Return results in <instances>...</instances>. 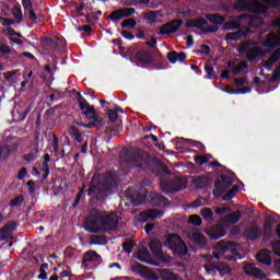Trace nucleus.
Returning <instances> with one entry per match:
<instances>
[{
    "label": "nucleus",
    "instance_id": "obj_1",
    "mask_svg": "<svg viewBox=\"0 0 280 280\" xmlns=\"http://www.w3.org/2000/svg\"><path fill=\"white\" fill-rule=\"evenodd\" d=\"M89 233H110L119 229V215L93 208L85 219Z\"/></svg>",
    "mask_w": 280,
    "mask_h": 280
},
{
    "label": "nucleus",
    "instance_id": "obj_2",
    "mask_svg": "<svg viewBox=\"0 0 280 280\" xmlns=\"http://www.w3.org/2000/svg\"><path fill=\"white\" fill-rule=\"evenodd\" d=\"M117 187H119V173L117 171H107L103 175V182L100 175L94 174L90 182L88 196H94L96 202H100L113 194Z\"/></svg>",
    "mask_w": 280,
    "mask_h": 280
},
{
    "label": "nucleus",
    "instance_id": "obj_3",
    "mask_svg": "<svg viewBox=\"0 0 280 280\" xmlns=\"http://www.w3.org/2000/svg\"><path fill=\"white\" fill-rule=\"evenodd\" d=\"M240 248L242 245L240 243L231 242V241H219L214 245V252L212 256L214 259H220L224 257L228 261H237V259H242V254L240 253Z\"/></svg>",
    "mask_w": 280,
    "mask_h": 280
},
{
    "label": "nucleus",
    "instance_id": "obj_4",
    "mask_svg": "<svg viewBox=\"0 0 280 280\" xmlns=\"http://www.w3.org/2000/svg\"><path fill=\"white\" fill-rule=\"evenodd\" d=\"M164 246L166 248H170L174 253V255H187L189 253V248L187 247V244H185V241L180 238V235L178 234H168L166 236V240L164 241Z\"/></svg>",
    "mask_w": 280,
    "mask_h": 280
},
{
    "label": "nucleus",
    "instance_id": "obj_5",
    "mask_svg": "<svg viewBox=\"0 0 280 280\" xmlns=\"http://www.w3.org/2000/svg\"><path fill=\"white\" fill-rule=\"evenodd\" d=\"M262 47H268L269 49H276L273 54L269 57L270 62L273 65L279 61L280 58V28L275 33H268L265 40L262 42Z\"/></svg>",
    "mask_w": 280,
    "mask_h": 280
},
{
    "label": "nucleus",
    "instance_id": "obj_6",
    "mask_svg": "<svg viewBox=\"0 0 280 280\" xmlns=\"http://www.w3.org/2000/svg\"><path fill=\"white\" fill-rule=\"evenodd\" d=\"M160 187L166 196H170V194H178L182 189H187V182L183 177H175L172 180L161 182Z\"/></svg>",
    "mask_w": 280,
    "mask_h": 280
},
{
    "label": "nucleus",
    "instance_id": "obj_7",
    "mask_svg": "<svg viewBox=\"0 0 280 280\" xmlns=\"http://www.w3.org/2000/svg\"><path fill=\"white\" fill-rule=\"evenodd\" d=\"M233 183L235 179L233 177L226 175H219L217 180L214 182V189L212 190V196L214 198H222L224 191H226L230 187H233Z\"/></svg>",
    "mask_w": 280,
    "mask_h": 280
},
{
    "label": "nucleus",
    "instance_id": "obj_8",
    "mask_svg": "<svg viewBox=\"0 0 280 280\" xmlns=\"http://www.w3.org/2000/svg\"><path fill=\"white\" fill-rule=\"evenodd\" d=\"M119 160L121 163L133 165V167L143 168V155L141 153H132L128 149H124L119 152Z\"/></svg>",
    "mask_w": 280,
    "mask_h": 280
},
{
    "label": "nucleus",
    "instance_id": "obj_9",
    "mask_svg": "<svg viewBox=\"0 0 280 280\" xmlns=\"http://www.w3.org/2000/svg\"><path fill=\"white\" fill-rule=\"evenodd\" d=\"M132 272H137L140 277H143L148 280H159L161 276L159 275V269L155 271L150 270L148 267L141 265V262H135L131 266Z\"/></svg>",
    "mask_w": 280,
    "mask_h": 280
},
{
    "label": "nucleus",
    "instance_id": "obj_10",
    "mask_svg": "<svg viewBox=\"0 0 280 280\" xmlns=\"http://www.w3.org/2000/svg\"><path fill=\"white\" fill-rule=\"evenodd\" d=\"M133 14H137V9L121 8V9L113 11L108 15V19H110V21H113L114 23H117V21H121V19H129V16H133Z\"/></svg>",
    "mask_w": 280,
    "mask_h": 280
},
{
    "label": "nucleus",
    "instance_id": "obj_11",
    "mask_svg": "<svg viewBox=\"0 0 280 280\" xmlns=\"http://www.w3.org/2000/svg\"><path fill=\"white\" fill-rule=\"evenodd\" d=\"M183 26V20L176 19L161 26L159 34L161 36H170V34H176Z\"/></svg>",
    "mask_w": 280,
    "mask_h": 280
},
{
    "label": "nucleus",
    "instance_id": "obj_12",
    "mask_svg": "<svg viewBox=\"0 0 280 280\" xmlns=\"http://www.w3.org/2000/svg\"><path fill=\"white\" fill-rule=\"evenodd\" d=\"M91 264H102V256L97 254V252L95 250L86 252L83 255V260H82L83 268L89 270L93 266Z\"/></svg>",
    "mask_w": 280,
    "mask_h": 280
},
{
    "label": "nucleus",
    "instance_id": "obj_13",
    "mask_svg": "<svg viewBox=\"0 0 280 280\" xmlns=\"http://www.w3.org/2000/svg\"><path fill=\"white\" fill-rule=\"evenodd\" d=\"M75 100L79 104V108L82 110V114L85 117H89V115L93 113L95 106H91V104H89V101H86V98H84V96H82L80 92H77Z\"/></svg>",
    "mask_w": 280,
    "mask_h": 280
},
{
    "label": "nucleus",
    "instance_id": "obj_14",
    "mask_svg": "<svg viewBox=\"0 0 280 280\" xmlns=\"http://www.w3.org/2000/svg\"><path fill=\"white\" fill-rule=\"evenodd\" d=\"M148 200L153 207H167L170 205V199L159 192H151L148 196Z\"/></svg>",
    "mask_w": 280,
    "mask_h": 280
},
{
    "label": "nucleus",
    "instance_id": "obj_15",
    "mask_svg": "<svg viewBox=\"0 0 280 280\" xmlns=\"http://www.w3.org/2000/svg\"><path fill=\"white\" fill-rule=\"evenodd\" d=\"M136 60L140 62L143 67H148V65H152V61L154 60V57L152 55V51L150 50H138L135 55Z\"/></svg>",
    "mask_w": 280,
    "mask_h": 280
},
{
    "label": "nucleus",
    "instance_id": "obj_16",
    "mask_svg": "<svg viewBox=\"0 0 280 280\" xmlns=\"http://www.w3.org/2000/svg\"><path fill=\"white\" fill-rule=\"evenodd\" d=\"M206 233L210 240H220V237H224V235H226V228L222 224H215L207 230Z\"/></svg>",
    "mask_w": 280,
    "mask_h": 280
},
{
    "label": "nucleus",
    "instance_id": "obj_17",
    "mask_svg": "<svg viewBox=\"0 0 280 280\" xmlns=\"http://www.w3.org/2000/svg\"><path fill=\"white\" fill-rule=\"evenodd\" d=\"M267 54H270V50H264L261 46H254L247 50L246 58L249 62H253V60H257V57L264 58Z\"/></svg>",
    "mask_w": 280,
    "mask_h": 280
},
{
    "label": "nucleus",
    "instance_id": "obj_18",
    "mask_svg": "<svg viewBox=\"0 0 280 280\" xmlns=\"http://www.w3.org/2000/svg\"><path fill=\"white\" fill-rule=\"evenodd\" d=\"M244 272L247 277H253V279H265L266 273L261 269L255 267L253 264H247L244 266Z\"/></svg>",
    "mask_w": 280,
    "mask_h": 280
},
{
    "label": "nucleus",
    "instance_id": "obj_19",
    "mask_svg": "<svg viewBox=\"0 0 280 280\" xmlns=\"http://www.w3.org/2000/svg\"><path fill=\"white\" fill-rule=\"evenodd\" d=\"M241 19H249L248 27L254 28V30L261 27L266 23V20H264V18H261L259 15L250 16L248 14H243V15H241Z\"/></svg>",
    "mask_w": 280,
    "mask_h": 280
},
{
    "label": "nucleus",
    "instance_id": "obj_20",
    "mask_svg": "<svg viewBox=\"0 0 280 280\" xmlns=\"http://www.w3.org/2000/svg\"><path fill=\"white\" fill-rule=\"evenodd\" d=\"M250 32V28H245V31L237 30L236 32H230L225 34V40H234V43H237V40H242V38H246L248 36V33Z\"/></svg>",
    "mask_w": 280,
    "mask_h": 280
},
{
    "label": "nucleus",
    "instance_id": "obj_21",
    "mask_svg": "<svg viewBox=\"0 0 280 280\" xmlns=\"http://www.w3.org/2000/svg\"><path fill=\"white\" fill-rule=\"evenodd\" d=\"M244 235L246 240H250L252 242H255V240H259L261 235H264V232L261 229H259V225H254L247 230H245Z\"/></svg>",
    "mask_w": 280,
    "mask_h": 280
},
{
    "label": "nucleus",
    "instance_id": "obj_22",
    "mask_svg": "<svg viewBox=\"0 0 280 280\" xmlns=\"http://www.w3.org/2000/svg\"><path fill=\"white\" fill-rule=\"evenodd\" d=\"M164 213L165 212L163 210L152 208L142 212L141 215H142V220H161Z\"/></svg>",
    "mask_w": 280,
    "mask_h": 280
},
{
    "label": "nucleus",
    "instance_id": "obj_23",
    "mask_svg": "<svg viewBox=\"0 0 280 280\" xmlns=\"http://www.w3.org/2000/svg\"><path fill=\"white\" fill-rule=\"evenodd\" d=\"M192 183L197 187V189H207V186L211 185V183H213V179L210 176L201 175L196 177Z\"/></svg>",
    "mask_w": 280,
    "mask_h": 280
},
{
    "label": "nucleus",
    "instance_id": "obj_24",
    "mask_svg": "<svg viewBox=\"0 0 280 280\" xmlns=\"http://www.w3.org/2000/svg\"><path fill=\"white\" fill-rule=\"evenodd\" d=\"M256 259L264 266H272V257L270 256V250L261 249L257 254Z\"/></svg>",
    "mask_w": 280,
    "mask_h": 280
},
{
    "label": "nucleus",
    "instance_id": "obj_25",
    "mask_svg": "<svg viewBox=\"0 0 280 280\" xmlns=\"http://www.w3.org/2000/svg\"><path fill=\"white\" fill-rule=\"evenodd\" d=\"M240 220H242V211L236 210L223 217L222 222L223 224H237Z\"/></svg>",
    "mask_w": 280,
    "mask_h": 280
},
{
    "label": "nucleus",
    "instance_id": "obj_26",
    "mask_svg": "<svg viewBox=\"0 0 280 280\" xmlns=\"http://www.w3.org/2000/svg\"><path fill=\"white\" fill-rule=\"evenodd\" d=\"M158 275H160V279L162 280H183L180 276L172 272L170 269L161 268L158 269Z\"/></svg>",
    "mask_w": 280,
    "mask_h": 280
},
{
    "label": "nucleus",
    "instance_id": "obj_27",
    "mask_svg": "<svg viewBox=\"0 0 280 280\" xmlns=\"http://www.w3.org/2000/svg\"><path fill=\"white\" fill-rule=\"evenodd\" d=\"M162 246H163V244L161 243V241L159 238L150 240L149 248H150L151 253L153 255H155V257H159L163 253Z\"/></svg>",
    "mask_w": 280,
    "mask_h": 280
},
{
    "label": "nucleus",
    "instance_id": "obj_28",
    "mask_svg": "<svg viewBox=\"0 0 280 280\" xmlns=\"http://www.w3.org/2000/svg\"><path fill=\"white\" fill-rule=\"evenodd\" d=\"M130 198L135 205H143L145 200H148V194L145 192H140L139 190H133L130 194Z\"/></svg>",
    "mask_w": 280,
    "mask_h": 280
},
{
    "label": "nucleus",
    "instance_id": "obj_29",
    "mask_svg": "<svg viewBox=\"0 0 280 280\" xmlns=\"http://www.w3.org/2000/svg\"><path fill=\"white\" fill-rule=\"evenodd\" d=\"M30 152L25 155H23V161L26 163H32L38 159V154L40 152V149H37L36 147H28Z\"/></svg>",
    "mask_w": 280,
    "mask_h": 280
},
{
    "label": "nucleus",
    "instance_id": "obj_30",
    "mask_svg": "<svg viewBox=\"0 0 280 280\" xmlns=\"http://www.w3.org/2000/svg\"><path fill=\"white\" fill-rule=\"evenodd\" d=\"M262 2L264 3L258 4L260 12H266L267 10H270V8H279L280 7V0H262Z\"/></svg>",
    "mask_w": 280,
    "mask_h": 280
},
{
    "label": "nucleus",
    "instance_id": "obj_31",
    "mask_svg": "<svg viewBox=\"0 0 280 280\" xmlns=\"http://www.w3.org/2000/svg\"><path fill=\"white\" fill-rule=\"evenodd\" d=\"M192 242L198 248H205V246H207V236H205V234L194 233Z\"/></svg>",
    "mask_w": 280,
    "mask_h": 280
},
{
    "label": "nucleus",
    "instance_id": "obj_32",
    "mask_svg": "<svg viewBox=\"0 0 280 280\" xmlns=\"http://www.w3.org/2000/svg\"><path fill=\"white\" fill-rule=\"evenodd\" d=\"M10 154H12V145L4 144L0 147V161H8Z\"/></svg>",
    "mask_w": 280,
    "mask_h": 280
},
{
    "label": "nucleus",
    "instance_id": "obj_33",
    "mask_svg": "<svg viewBox=\"0 0 280 280\" xmlns=\"http://www.w3.org/2000/svg\"><path fill=\"white\" fill-rule=\"evenodd\" d=\"M138 260L142 264H150V250L148 247H143L138 252Z\"/></svg>",
    "mask_w": 280,
    "mask_h": 280
},
{
    "label": "nucleus",
    "instance_id": "obj_34",
    "mask_svg": "<svg viewBox=\"0 0 280 280\" xmlns=\"http://www.w3.org/2000/svg\"><path fill=\"white\" fill-rule=\"evenodd\" d=\"M69 135L78 141V143H82L84 141V137L82 136V132H80V129L75 126H71L69 129Z\"/></svg>",
    "mask_w": 280,
    "mask_h": 280
},
{
    "label": "nucleus",
    "instance_id": "obj_35",
    "mask_svg": "<svg viewBox=\"0 0 280 280\" xmlns=\"http://www.w3.org/2000/svg\"><path fill=\"white\" fill-rule=\"evenodd\" d=\"M42 48L47 51L49 47H58V42H55L51 37H44L40 40Z\"/></svg>",
    "mask_w": 280,
    "mask_h": 280
},
{
    "label": "nucleus",
    "instance_id": "obj_36",
    "mask_svg": "<svg viewBox=\"0 0 280 280\" xmlns=\"http://www.w3.org/2000/svg\"><path fill=\"white\" fill-rule=\"evenodd\" d=\"M11 14L16 19V23H21L23 21V9H21V3L18 2L16 5L12 8Z\"/></svg>",
    "mask_w": 280,
    "mask_h": 280
},
{
    "label": "nucleus",
    "instance_id": "obj_37",
    "mask_svg": "<svg viewBox=\"0 0 280 280\" xmlns=\"http://www.w3.org/2000/svg\"><path fill=\"white\" fill-rule=\"evenodd\" d=\"M237 191H240V186L234 185L225 195L222 196V201L229 202V200H233Z\"/></svg>",
    "mask_w": 280,
    "mask_h": 280
},
{
    "label": "nucleus",
    "instance_id": "obj_38",
    "mask_svg": "<svg viewBox=\"0 0 280 280\" xmlns=\"http://www.w3.org/2000/svg\"><path fill=\"white\" fill-rule=\"evenodd\" d=\"M207 19L210 21V23H214V25H222L224 21H226V18L220 14H209L207 15Z\"/></svg>",
    "mask_w": 280,
    "mask_h": 280
},
{
    "label": "nucleus",
    "instance_id": "obj_39",
    "mask_svg": "<svg viewBox=\"0 0 280 280\" xmlns=\"http://www.w3.org/2000/svg\"><path fill=\"white\" fill-rule=\"evenodd\" d=\"M91 242L92 244H97V245L108 244V236L93 234L91 235Z\"/></svg>",
    "mask_w": 280,
    "mask_h": 280
},
{
    "label": "nucleus",
    "instance_id": "obj_40",
    "mask_svg": "<svg viewBox=\"0 0 280 280\" xmlns=\"http://www.w3.org/2000/svg\"><path fill=\"white\" fill-rule=\"evenodd\" d=\"M240 27H242V25L235 21L224 22L223 24V30H225V32H235V30H240Z\"/></svg>",
    "mask_w": 280,
    "mask_h": 280
},
{
    "label": "nucleus",
    "instance_id": "obj_41",
    "mask_svg": "<svg viewBox=\"0 0 280 280\" xmlns=\"http://www.w3.org/2000/svg\"><path fill=\"white\" fill-rule=\"evenodd\" d=\"M14 229H16V222L10 221L0 230V233L2 235H5V233H12V231H14Z\"/></svg>",
    "mask_w": 280,
    "mask_h": 280
},
{
    "label": "nucleus",
    "instance_id": "obj_42",
    "mask_svg": "<svg viewBox=\"0 0 280 280\" xmlns=\"http://www.w3.org/2000/svg\"><path fill=\"white\" fill-rule=\"evenodd\" d=\"M120 27L127 28V30H133V27H137V20L127 19L120 23Z\"/></svg>",
    "mask_w": 280,
    "mask_h": 280
},
{
    "label": "nucleus",
    "instance_id": "obj_43",
    "mask_svg": "<svg viewBox=\"0 0 280 280\" xmlns=\"http://www.w3.org/2000/svg\"><path fill=\"white\" fill-rule=\"evenodd\" d=\"M201 215L203 220H207L208 222L213 221V210H211V208H202Z\"/></svg>",
    "mask_w": 280,
    "mask_h": 280
},
{
    "label": "nucleus",
    "instance_id": "obj_44",
    "mask_svg": "<svg viewBox=\"0 0 280 280\" xmlns=\"http://www.w3.org/2000/svg\"><path fill=\"white\" fill-rule=\"evenodd\" d=\"M188 224H192V226H201L202 218L198 214H192L188 218Z\"/></svg>",
    "mask_w": 280,
    "mask_h": 280
},
{
    "label": "nucleus",
    "instance_id": "obj_45",
    "mask_svg": "<svg viewBox=\"0 0 280 280\" xmlns=\"http://www.w3.org/2000/svg\"><path fill=\"white\" fill-rule=\"evenodd\" d=\"M277 220L272 215H268L265 219L264 229L265 231H272V224H275Z\"/></svg>",
    "mask_w": 280,
    "mask_h": 280
},
{
    "label": "nucleus",
    "instance_id": "obj_46",
    "mask_svg": "<svg viewBox=\"0 0 280 280\" xmlns=\"http://www.w3.org/2000/svg\"><path fill=\"white\" fill-rule=\"evenodd\" d=\"M79 126H82V128L91 129L96 128L97 130H102V121L93 120L89 124H79Z\"/></svg>",
    "mask_w": 280,
    "mask_h": 280
},
{
    "label": "nucleus",
    "instance_id": "obj_47",
    "mask_svg": "<svg viewBox=\"0 0 280 280\" xmlns=\"http://www.w3.org/2000/svg\"><path fill=\"white\" fill-rule=\"evenodd\" d=\"M40 141H43V138L40 139V131H35L34 133V140L31 142V148H37L39 150Z\"/></svg>",
    "mask_w": 280,
    "mask_h": 280
},
{
    "label": "nucleus",
    "instance_id": "obj_48",
    "mask_svg": "<svg viewBox=\"0 0 280 280\" xmlns=\"http://www.w3.org/2000/svg\"><path fill=\"white\" fill-rule=\"evenodd\" d=\"M186 143H188L189 145H192V148H198L200 152H205V150H207V148L205 147V144H202V142H199L196 140L187 139Z\"/></svg>",
    "mask_w": 280,
    "mask_h": 280
},
{
    "label": "nucleus",
    "instance_id": "obj_49",
    "mask_svg": "<svg viewBox=\"0 0 280 280\" xmlns=\"http://www.w3.org/2000/svg\"><path fill=\"white\" fill-rule=\"evenodd\" d=\"M214 268H215V270H218V272L221 275V277L231 275V267H229L228 265H222L221 267L215 266Z\"/></svg>",
    "mask_w": 280,
    "mask_h": 280
},
{
    "label": "nucleus",
    "instance_id": "obj_50",
    "mask_svg": "<svg viewBox=\"0 0 280 280\" xmlns=\"http://www.w3.org/2000/svg\"><path fill=\"white\" fill-rule=\"evenodd\" d=\"M24 200L25 198L23 197V195H19L10 201V207H21Z\"/></svg>",
    "mask_w": 280,
    "mask_h": 280
},
{
    "label": "nucleus",
    "instance_id": "obj_51",
    "mask_svg": "<svg viewBox=\"0 0 280 280\" xmlns=\"http://www.w3.org/2000/svg\"><path fill=\"white\" fill-rule=\"evenodd\" d=\"M166 58L171 65H176V62H178V52L176 50L170 51L167 52Z\"/></svg>",
    "mask_w": 280,
    "mask_h": 280
},
{
    "label": "nucleus",
    "instance_id": "obj_52",
    "mask_svg": "<svg viewBox=\"0 0 280 280\" xmlns=\"http://www.w3.org/2000/svg\"><path fill=\"white\" fill-rule=\"evenodd\" d=\"M250 91H253V89H250V86H245V88H240V89H236L235 91H231L229 92L230 95H245V93H250Z\"/></svg>",
    "mask_w": 280,
    "mask_h": 280
},
{
    "label": "nucleus",
    "instance_id": "obj_53",
    "mask_svg": "<svg viewBox=\"0 0 280 280\" xmlns=\"http://www.w3.org/2000/svg\"><path fill=\"white\" fill-rule=\"evenodd\" d=\"M84 189H86V186L83 185V187L79 190V192L77 194L74 201L72 203V207L75 209V207H78V205H80V200H82V196L84 195Z\"/></svg>",
    "mask_w": 280,
    "mask_h": 280
},
{
    "label": "nucleus",
    "instance_id": "obj_54",
    "mask_svg": "<svg viewBox=\"0 0 280 280\" xmlns=\"http://www.w3.org/2000/svg\"><path fill=\"white\" fill-rule=\"evenodd\" d=\"M207 205V198L205 197H199L195 201L191 202V207L194 209H198V207H205Z\"/></svg>",
    "mask_w": 280,
    "mask_h": 280
},
{
    "label": "nucleus",
    "instance_id": "obj_55",
    "mask_svg": "<svg viewBox=\"0 0 280 280\" xmlns=\"http://www.w3.org/2000/svg\"><path fill=\"white\" fill-rule=\"evenodd\" d=\"M49 268V265L47 262L42 264L39 268L40 275L38 276V279L46 280L47 279V269Z\"/></svg>",
    "mask_w": 280,
    "mask_h": 280
},
{
    "label": "nucleus",
    "instance_id": "obj_56",
    "mask_svg": "<svg viewBox=\"0 0 280 280\" xmlns=\"http://www.w3.org/2000/svg\"><path fill=\"white\" fill-rule=\"evenodd\" d=\"M122 250L128 254L132 253V250H135V244L132 243V241H127L122 243Z\"/></svg>",
    "mask_w": 280,
    "mask_h": 280
},
{
    "label": "nucleus",
    "instance_id": "obj_57",
    "mask_svg": "<svg viewBox=\"0 0 280 280\" xmlns=\"http://www.w3.org/2000/svg\"><path fill=\"white\" fill-rule=\"evenodd\" d=\"M271 250L280 257V241H271Z\"/></svg>",
    "mask_w": 280,
    "mask_h": 280
},
{
    "label": "nucleus",
    "instance_id": "obj_58",
    "mask_svg": "<svg viewBox=\"0 0 280 280\" xmlns=\"http://www.w3.org/2000/svg\"><path fill=\"white\" fill-rule=\"evenodd\" d=\"M205 71L208 75L209 80H214L215 78V70L211 66H205Z\"/></svg>",
    "mask_w": 280,
    "mask_h": 280
},
{
    "label": "nucleus",
    "instance_id": "obj_59",
    "mask_svg": "<svg viewBox=\"0 0 280 280\" xmlns=\"http://www.w3.org/2000/svg\"><path fill=\"white\" fill-rule=\"evenodd\" d=\"M80 16H84L85 23H89V25H95V23H97V21H98L97 18H95V16L91 18V15L84 14V13H81Z\"/></svg>",
    "mask_w": 280,
    "mask_h": 280
},
{
    "label": "nucleus",
    "instance_id": "obj_60",
    "mask_svg": "<svg viewBox=\"0 0 280 280\" xmlns=\"http://www.w3.org/2000/svg\"><path fill=\"white\" fill-rule=\"evenodd\" d=\"M108 132L109 135H113L114 137L119 135L121 132V126L120 125H115L113 127H108Z\"/></svg>",
    "mask_w": 280,
    "mask_h": 280
},
{
    "label": "nucleus",
    "instance_id": "obj_61",
    "mask_svg": "<svg viewBox=\"0 0 280 280\" xmlns=\"http://www.w3.org/2000/svg\"><path fill=\"white\" fill-rule=\"evenodd\" d=\"M118 117H119V114H117V112H115V109L108 110V119H109L110 124H115V121H117Z\"/></svg>",
    "mask_w": 280,
    "mask_h": 280
},
{
    "label": "nucleus",
    "instance_id": "obj_62",
    "mask_svg": "<svg viewBox=\"0 0 280 280\" xmlns=\"http://www.w3.org/2000/svg\"><path fill=\"white\" fill-rule=\"evenodd\" d=\"M195 163H197V165H205V163H209V159L203 155H197L195 156Z\"/></svg>",
    "mask_w": 280,
    "mask_h": 280
},
{
    "label": "nucleus",
    "instance_id": "obj_63",
    "mask_svg": "<svg viewBox=\"0 0 280 280\" xmlns=\"http://www.w3.org/2000/svg\"><path fill=\"white\" fill-rule=\"evenodd\" d=\"M205 25H207V21L203 18L196 19V26L197 30H205Z\"/></svg>",
    "mask_w": 280,
    "mask_h": 280
},
{
    "label": "nucleus",
    "instance_id": "obj_64",
    "mask_svg": "<svg viewBox=\"0 0 280 280\" xmlns=\"http://www.w3.org/2000/svg\"><path fill=\"white\" fill-rule=\"evenodd\" d=\"M26 176H27V167L23 166V167L18 172L16 179H18V180H23V178H26Z\"/></svg>",
    "mask_w": 280,
    "mask_h": 280
}]
</instances>
